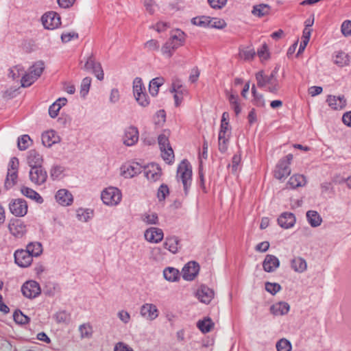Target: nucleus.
<instances>
[{"instance_id": "1", "label": "nucleus", "mask_w": 351, "mask_h": 351, "mask_svg": "<svg viewBox=\"0 0 351 351\" xmlns=\"http://www.w3.org/2000/svg\"><path fill=\"white\" fill-rule=\"evenodd\" d=\"M186 34L182 30L177 29L171 32L169 38L161 48V52L167 58H171L174 51L184 45Z\"/></svg>"}, {"instance_id": "2", "label": "nucleus", "mask_w": 351, "mask_h": 351, "mask_svg": "<svg viewBox=\"0 0 351 351\" xmlns=\"http://www.w3.org/2000/svg\"><path fill=\"white\" fill-rule=\"evenodd\" d=\"M258 87L276 94L280 88L279 82L276 77V71H273L270 75H267L263 71H259L255 74Z\"/></svg>"}, {"instance_id": "3", "label": "nucleus", "mask_w": 351, "mask_h": 351, "mask_svg": "<svg viewBox=\"0 0 351 351\" xmlns=\"http://www.w3.org/2000/svg\"><path fill=\"white\" fill-rule=\"evenodd\" d=\"M176 178L183 184L185 196L188 195L192 182V167L187 160H183L179 164Z\"/></svg>"}, {"instance_id": "4", "label": "nucleus", "mask_w": 351, "mask_h": 351, "mask_svg": "<svg viewBox=\"0 0 351 351\" xmlns=\"http://www.w3.org/2000/svg\"><path fill=\"white\" fill-rule=\"evenodd\" d=\"M19 161L16 157L11 158L5 180L4 188L5 190L12 189L17 182Z\"/></svg>"}, {"instance_id": "5", "label": "nucleus", "mask_w": 351, "mask_h": 351, "mask_svg": "<svg viewBox=\"0 0 351 351\" xmlns=\"http://www.w3.org/2000/svg\"><path fill=\"white\" fill-rule=\"evenodd\" d=\"M101 198L104 204L114 206L121 202L122 193L118 188L110 186L101 192Z\"/></svg>"}, {"instance_id": "6", "label": "nucleus", "mask_w": 351, "mask_h": 351, "mask_svg": "<svg viewBox=\"0 0 351 351\" xmlns=\"http://www.w3.org/2000/svg\"><path fill=\"white\" fill-rule=\"evenodd\" d=\"M292 160L293 155L289 154L279 160L274 171V177L276 179L280 180H285L290 175V164Z\"/></svg>"}, {"instance_id": "7", "label": "nucleus", "mask_w": 351, "mask_h": 351, "mask_svg": "<svg viewBox=\"0 0 351 351\" xmlns=\"http://www.w3.org/2000/svg\"><path fill=\"white\" fill-rule=\"evenodd\" d=\"M158 142L163 160L167 163L171 162L174 158V154L168 137L165 134H161L158 137Z\"/></svg>"}, {"instance_id": "8", "label": "nucleus", "mask_w": 351, "mask_h": 351, "mask_svg": "<svg viewBox=\"0 0 351 351\" xmlns=\"http://www.w3.org/2000/svg\"><path fill=\"white\" fill-rule=\"evenodd\" d=\"M21 292L24 297L34 299L41 293L40 285L35 280H27L21 287Z\"/></svg>"}, {"instance_id": "9", "label": "nucleus", "mask_w": 351, "mask_h": 351, "mask_svg": "<svg viewBox=\"0 0 351 351\" xmlns=\"http://www.w3.org/2000/svg\"><path fill=\"white\" fill-rule=\"evenodd\" d=\"M139 138V132L136 127L134 125L126 128L122 136V142L127 147L134 146Z\"/></svg>"}, {"instance_id": "10", "label": "nucleus", "mask_w": 351, "mask_h": 351, "mask_svg": "<svg viewBox=\"0 0 351 351\" xmlns=\"http://www.w3.org/2000/svg\"><path fill=\"white\" fill-rule=\"evenodd\" d=\"M41 21L45 29L51 30L58 28L61 24L60 15L52 11L43 14Z\"/></svg>"}, {"instance_id": "11", "label": "nucleus", "mask_w": 351, "mask_h": 351, "mask_svg": "<svg viewBox=\"0 0 351 351\" xmlns=\"http://www.w3.org/2000/svg\"><path fill=\"white\" fill-rule=\"evenodd\" d=\"M10 234L16 238H22L27 232L26 224L19 219H12L8 223Z\"/></svg>"}, {"instance_id": "12", "label": "nucleus", "mask_w": 351, "mask_h": 351, "mask_svg": "<svg viewBox=\"0 0 351 351\" xmlns=\"http://www.w3.org/2000/svg\"><path fill=\"white\" fill-rule=\"evenodd\" d=\"M29 176L31 182L38 186L44 184L47 178V173L42 166L31 167Z\"/></svg>"}, {"instance_id": "13", "label": "nucleus", "mask_w": 351, "mask_h": 351, "mask_svg": "<svg viewBox=\"0 0 351 351\" xmlns=\"http://www.w3.org/2000/svg\"><path fill=\"white\" fill-rule=\"evenodd\" d=\"M9 209L12 215L16 217H23L27 213V204L23 199H12L9 204Z\"/></svg>"}, {"instance_id": "14", "label": "nucleus", "mask_w": 351, "mask_h": 351, "mask_svg": "<svg viewBox=\"0 0 351 351\" xmlns=\"http://www.w3.org/2000/svg\"><path fill=\"white\" fill-rule=\"evenodd\" d=\"M14 262L20 267L25 268L31 265L33 258L25 250H17L14 254Z\"/></svg>"}, {"instance_id": "15", "label": "nucleus", "mask_w": 351, "mask_h": 351, "mask_svg": "<svg viewBox=\"0 0 351 351\" xmlns=\"http://www.w3.org/2000/svg\"><path fill=\"white\" fill-rule=\"evenodd\" d=\"M145 239L151 243H158L162 241L164 233L162 229L156 227H151L144 232Z\"/></svg>"}, {"instance_id": "16", "label": "nucleus", "mask_w": 351, "mask_h": 351, "mask_svg": "<svg viewBox=\"0 0 351 351\" xmlns=\"http://www.w3.org/2000/svg\"><path fill=\"white\" fill-rule=\"evenodd\" d=\"M199 271V265L195 261H190L182 268V278L185 280H193Z\"/></svg>"}, {"instance_id": "17", "label": "nucleus", "mask_w": 351, "mask_h": 351, "mask_svg": "<svg viewBox=\"0 0 351 351\" xmlns=\"http://www.w3.org/2000/svg\"><path fill=\"white\" fill-rule=\"evenodd\" d=\"M140 315L149 321H153L158 317L156 306L151 303H145L140 308Z\"/></svg>"}, {"instance_id": "18", "label": "nucleus", "mask_w": 351, "mask_h": 351, "mask_svg": "<svg viewBox=\"0 0 351 351\" xmlns=\"http://www.w3.org/2000/svg\"><path fill=\"white\" fill-rule=\"evenodd\" d=\"M142 167L137 162L125 164L121 167V174L125 178H131L139 174Z\"/></svg>"}, {"instance_id": "19", "label": "nucleus", "mask_w": 351, "mask_h": 351, "mask_svg": "<svg viewBox=\"0 0 351 351\" xmlns=\"http://www.w3.org/2000/svg\"><path fill=\"white\" fill-rule=\"evenodd\" d=\"M56 202L62 206H68L73 204V196L72 193L65 189L58 190L55 195Z\"/></svg>"}, {"instance_id": "20", "label": "nucleus", "mask_w": 351, "mask_h": 351, "mask_svg": "<svg viewBox=\"0 0 351 351\" xmlns=\"http://www.w3.org/2000/svg\"><path fill=\"white\" fill-rule=\"evenodd\" d=\"M296 218L295 215L289 212L282 213L278 218V225L284 229H289L293 227Z\"/></svg>"}, {"instance_id": "21", "label": "nucleus", "mask_w": 351, "mask_h": 351, "mask_svg": "<svg viewBox=\"0 0 351 351\" xmlns=\"http://www.w3.org/2000/svg\"><path fill=\"white\" fill-rule=\"evenodd\" d=\"M280 266L279 259L274 255H266L263 262V267L265 271L271 273L274 272Z\"/></svg>"}, {"instance_id": "22", "label": "nucleus", "mask_w": 351, "mask_h": 351, "mask_svg": "<svg viewBox=\"0 0 351 351\" xmlns=\"http://www.w3.org/2000/svg\"><path fill=\"white\" fill-rule=\"evenodd\" d=\"M42 143L44 146L50 147L60 141V137L54 130H48L42 134Z\"/></svg>"}, {"instance_id": "23", "label": "nucleus", "mask_w": 351, "mask_h": 351, "mask_svg": "<svg viewBox=\"0 0 351 351\" xmlns=\"http://www.w3.org/2000/svg\"><path fill=\"white\" fill-rule=\"evenodd\" d=\"M196 296L201 302L208 304L214 297V291L209 287L202 285L197 289Z\"/></svg>"}, {"instance_id": "24", "label": "nucleus", "mask_w": 351, "mask_h": 351, "mask_svg": "<svg viewBox=\"0 0 351 351\" xmlns=\"http://www.w3.org/2000/svg\"><path fill=\"white\" fill-rule=\"evenodd\" d=\"M328 106L333 110H342L346 106V99L343 95H329L326 99Z\"/></svg>"}, {"instance_id": "25", "label": "nucleus", "mask_w": 351, "mask_h": 351, "mask_svg": "<svg viewBox=\"0 0 351 351\" xmlns=\"http://www.w3.org/2000/svg\"><path fill=\"white\" fill-rule=\"evenodd\" d=\"M144 173L147 180L156 182L160 179L162 174V170L158 165L151 164L145 169Z\"/></svg>"}, {"instance_id": "26", "label": "nucleus", "mask_w": 351, "mask_h": 351, "mask_svg": "<svg viewBox=\"0 0 351 351\" xmlns=\"http://www.w3.org/2000/svg\"><path fill=\"white\" fill-rule=\"evenodd\" d=\"M290 306L287 302H279L270 306V312L275 316H282L288 313Z\"/></svg>"}, {"instance_id": "27", "label": "nucleus", "mask_w": 351, "mask_h": 351, "mask_svg": "<svg viewBox=\"0 0 351 351\" xmlns=\"http://www.w3.org/2000/svg\"><path fill=\"white\" fill-rule=\"evenodd\" d=\"M179 243L180 240L177 237H167L163 243V246L172 254H176L178 252Z\"/></svg>"}, {"instance_id": "28", "label": "nucleus", "mask_w": 351, "mask_h": 351, "mask_svg": "<svg viewBox=\"0 0 351 351\" xmlns=\"http://www.w3.org/2000/svg\"><path fill=\"white\" fill-rule=\"evenodd\" d=\"M21 192L24 196L35 201L38 204H42L44 202V199L41 195L31 188L23 186L21 188Z\"/></svg>"}, {"instance_id": "29", "label": "nucleus", "mask_w": 351, "mask_h": 351, "mask_svg": "<svg viewBox=\"0 0 351 351\" xmlns=\"http://www.w3.org/2000/svg\"><path fill=\"white\" fill-rule=\"evenodd\" d=\"M306 219L310 226L313 228L319 226L322 223V218L315 210H308L306 214Z\"/></svg>"}, {"instance_id": "30", "label": "nucleus", "mask_w": 351, "mask_h": 351, "mask_svg": "<svg viewBox=\"0 0 351 351\" xmlns=\"http://www.w3.org/2000/svg\"><path fill=\"white\" fill-rule=\"evenodd\" d=\"M27 159L31 167L42 166L43 161V156L35 149L29 151Z\"/></svg>"}, {"instance_id": "31", "label": "nucleus", "mask_w": 351, "mask_h": 351, "mask_svg": "<svg viewBox=\"0 0 351 351\" xmlns=\"http://www.w3.org/2000/svg\"><path fill=\"white\" fill-rule=\"evenodd\" d=\"M291 267L295 272L303 273L307 269V263L305 259L297 256L291 261Z\"/></svg>"}, {"instance_id": "32", "label": "nucleus", "mask_w": 351, "mask_h": 351, "mask_svg": "<svg viewBox=\"0 0 351 351\" xmlns=\"http://www.w3.org/2000/svg\"><path fill=\"white\" fill-rule=\"evenodd\" d=\"M306 183V178L303 175L295 174L289 178L287 185L289 186L291 189H296L304 186Z\"/></svg>"}, {"instance_id": "33", "label": "nucleus", "mask_w": 351, "mask_h": 351, "mask_svg": "<svg viewBox=\"0 0 351 351\" xmlns=\"http://www.w3.org/2000/svg\"><path fill=\"white\" fill-rule=\"evenodd\" d=\"M25 250L28 252L32 258L38 257L43 252V246L40 242H30L27 245Z\"/></svg>"}, {"instance_id": "34", "label": "nucleus", "mask_w": 351, "mask_h": 351, "mask_svg": "<svg viewBox=\"0 0 351 351\" xmlns=\"http://www.w3.org/2000/svg\"><path fill=\"white\" fill-rule=\"evenodd\" d=\"M333 61L335 64L339 67H343L349 64L350 58L348 54L343 51H337L333 56Z\"/></svg>"}, {"instance_id": "35", "label": "nucleus", "mask_w": 351, "mask_h": 351, "mask_svg": "<svg viewBox=\"0 0 351 351\" xmlns=\"http://www.w3.org/2000/svg\"><path fill=\"white\" fill-rule=\"evenodd\" d=\"M163 276L169 282H176L180 278L179 270L174 267H167L163 271Z\"/></svg>"}, {"instance_id": "36", "label": "nucleus", "mask_w": 351, "mask_h": 351, "mask_svg": "<svg viewBox=\"0 0 351 351\" xmlns=\"http://www.w3.org/2000/svg\"><path fill=\"white\" fill-rule=\"evenodd\" d=\"M231 133L221 134L218 135V147L221 153L223 154L228 150L229 140Z\"/></svg>"}, {"instance_id": "37", "label": "nucleus", "mask_w": 351, "mask_h": 351, "mask_svg": "<svg viewBox=\"0 0 351 351\" xmlns=\"http://www.w3.org/2000/svg\"><path fill=\"white\" fill-rule=\"evenodd\" d=\"M226 96L232 108L234 110L235 114L238 115L241 111L239 102V96L228 91H226Z\"/></svg>"}, {"instance_id": "38", "label": "nucleus", "mask_w": 351, "mask_h": 351, "mask_svg": "<svg viewBox=\"0 0 351 351\" xmlns=\"http://www.w3.org/2000/svg\"><path fill=\"white\" fill-rule=\"evenodd\" d=\"M163 77H156L152 79L149 84V91L152 96H156L158 93L159 88L164 84Z\"/></svg>"}, {"instance_id": "39", "label": "nucleus", "mask_w": 351, "mask_h": 351, "mask_svg": "<svg viewBox=\"0 0 351 351\" xmlns=\"http://www.w3.org/2000/svg\"><path fill=\"white\" fill-rule=\"evenodd\" d=\"M44 69V62L43 61H38L29 68L28 71L38 80L42 75Z\"/></svg>"}, {"instance_id": "40", "label": "nucleus", "mask_w": 351, "mask_h": 351, "mask_svg": "<svg viewBox=\"0 0 351 351\" xmlns=\"http://www.w3.org/2000/svg\"><path fill=\"white\" fill-rule=\"evenodd\" d=\"M214 326V323L209 317L205 318L202 320H199L197 323V328L203 332L207 333L210 332Z\"/></svg>"}, {"instance_id": "41", "label": "nucleus", "mask_w": 351, "mask_h": 351, "mask_svg": "<svg viewBox=\"0 0 351 351\" xmlns=\"http://www.w3.org/2000/svg\"><path fill=\"white\" fill-rule=\"evenodd\" d=\"M241 152H239L235 154L232 158V163L228 165V168H231L232 173H237L241 168Z\"/></svg>"}, {"instance_id": "42", "label": "nucleus", "mask_w": 351, "mask_h": 351, "mask_svg": "<svg viewBox=\"0 0 351 351\" xmlns=\"http://www.w3.org/2000/svg\"><path fill=\"white\" fill-rule=\"evenodd\" d=\"M24 72V67L21 64H18L9 69L8 77H11L13 80H16Z\"/></svg>"}, {"instance_id": "43", "label": "nucleus", "mask_w": 351, "mask_h": 351, "mask_svg": "<svg viewBox=\"0 0 351 351\" xmlns=\"http://www.w3.org/2000/svg\"><path fill=\"white\" fill-rule=\"evenodd\" d=\"M269 12V7L266 4H259L254 5L252 13L258 17L263 16L267 14Z\"/></svg>"}, {"instance_id": "44", "label": "nucleus", "mask_w": 351, "mask_h": 351, "mask_svg": "<svg viewBox=\"0 0 351 351\" xmlns=\"http://www.w3.org/2000/svg\"><path fill=\"white\" fill-rule=\"evenodd\" d=\"M145 92V88L143 81L140 77H136L133 81V94L134 96H139L140 94Z\"/></svg>"}, {"instance_id": "45", "label": "nucleus", "mask_w": 351, "mask_h": 351, "mask_svg": "<svg viewBox=\"0 0 351 351\" xmlns=\"http://www.w3.org/2000/svg\"><path fill=\"white\" fill-rule=\"evenodd\" d=\"M141 219L147 225H156L158 223V217L155 213H146L142 215Z\"/></svg>"}, {"instance_id": "46", "label": "nucleus", "mask_w": 351, "mask_h": 351, "mask_svg": "<svg viewBox=\"0 0 351 351\" xmlns=\"http://www.w3.org/2000/svg\"><path fill=\"white\" fill-rule=\"evenodd\" d=\"M37 79H36V77L27 71V72L23 74L21 77V86L23 88L29 87Z\"/></svg>"}, {"instance_id": "47", "label": "nucleus", "mask_w": 351, "mask_h": 351, "mask_svg": "<svg viewBox=\"0 0 351 351\" xmlns=\"http://www.w3.org/2000/svg\"><path fill=\"white\" fill-rule=\"evenodd\" d=\"M92 79L90 77H84L80 85V95L82 97H85L88 92L91 85Z\"/></svg>"}, {"instance_id": "48", "label": "nucleus", "mask_w": 351, "mask_h": 351, "mask_svg": "<svg viewBox=\"0 0 351 351\" xmlns=\"http://www.w3.org/2000/svg\"><path fill=\"white\" fill-rule=\"evenodd\" d=\"M64 168L61 165H54L50 171V176L52 180H60L63 177Z\"/></svg>"}, {"instance_id": "49", "label": "nucleus", "mask_w": 351, "mask_h": 351, "mask_svg": "<svg viewBox=\"0 0 351 351\" xmlns=\"http://www.w3.org/2000/svg\"><path fill=\"white\" fill-rule=\"evenodd\" d=\"M13 318L16 323L23 325L29 322L30 319L24 315L20 310H16L13 314Z\"/></svg>"}, {"instance_id": "50", "label": "nucleus", "mask_w": 351, "mask_h": 351, "mask_svg": "<svg viewBox=\"0 0 351 351\" xmlns=\"http://www.w3.org/2000/svg\"><path fill=\"white\" fill-rule=\"evenodd\" d=\"M32 140L29 135L24 134L18 138V147L20 150H26L29 146Z\"/></svg>"}, {"instance_id": "51", "label": "nucleus", "mask_w": 351, "mask_h": 351, "mask_svg": "<svg viewBox=\"0 0 351 351\" xmlns=\"http://www.w3.org/2000/svg\"><path fill=\"white\" fill-rule=\"evenodd\" d=\"M192 23L199 27H209L210 17L206 16H197L192 19Z\"/></svg>"}, {"instance_id": "52", "label": "nucleus", "mask_w": 351, "mask_h": 351, "mask_svg": "<svg viewBox=\"0 0 351 351\" xmlns=\"http://www.w3.org/2000/svg\"><path fill=\"white\" fill-rule=\"evenodd\" d=\"M54 318L56 321L59 324H66L69 322L71 315L70 313L66 311H60L55 314Z\"/></svg>"}, {"instance_id": "53", "label": "nucleus", "mask_w": 351, "mask_h": 351, "mask_svg": "<svg viewBox=\"0 0 351 351\" xmlns=\"http://www.w3.org/2000/svg\"><path fill=\"white\" fill-rule=\"evenodd\" d=\"M90 72L95 75L97 79L101 81L104 78V73L101 64L99 62L95 63Z\"/></svg>"}, {"instance_id": "54", "label": "nucleus", "mask_w": 351, "mask_h": 351, "mask_svg": "<svg viewBox=\"0 0 351 351\" xmlns=\"http://www.w3.org/2000/svg\"><path fill=\"white\" fill-rule=\"evenodd\" d=\"M92 211L90 209L79 208L77 210V218L78 220L86 222L90 219Z\"/></svg>"}, {"instance_id": "55", "label": "nucleus", "mask_w": 351, "mask_h": 351, "mask_svg": "<svg viewBox=\"0 0 351 351\" xmlns=\"http://www.w3.org/2000/svg\"><path fill=\"white\" fill-rule=\"evenodd\" d=\"M79 331L82 338H90L93 334V329L89 324H83L80 326Z\"/></svg>"}, {"instance_id": "56", "label": "nucleus", "mask_w": 351, "mask_h": 351, "mask_svg": "<svg viewBox=\"0 0 351 351\" xmlns=\"http://www.w3.org/2000/svg\"><path fill=\"white\" fill-rule=\"evenodd\" d=\"M276 346L278 351H291L292 348L291 342L285 338L280 339Z\"/></svg>"}, {"instance_id": "57", "label": "nucleus", "mask_w": 351, "mask_h": 351, "mask_svg": "<svg viewBox=\"0 0 351 351\" xmlns=\"http://www.w3.org/2000/svg\"><path fill=\"white\" fill-rule=\"evenodd\" d=\"M265 290L271 294L272 295H276L278 292L281 290V286L276 282H267L265 284Z\"/></svg>"}, {"instance_id": "58", "label": "nucleus", "mask_w": 351, "mask_h": 351, "mask_svg": "<svg viewBox=\"0 0 351 351\" xmlns=\"http://www.w3.org/2000/svg\"><path fill=\"white\" fill-rule=\"evenodd\" d=\"M165 253L159 247H154L151 250V258L155 261H161L164 258Z\"/></svg>"}, {"instance_id": "59", "label": "nucleus", "mask_w": 351, "mask_h": 351, "mask_svg": "<svg viewBox=\"0 0 351 351\" xmlns=\"http://www.w3.org/2000/svg\"><path fill=\"white\" fill-rule=\"evenodd\" d=\"M134 98L137 103L142 107H146L149 104V99L146 92L140 94L139 96H135Z\"/></svg>"}, {"instance_id": "60", "label": "nucleus", "mask_w": 351, "mask_h": 351, "mask_svg": "<svg viewBox=\"0 0 351 351\" xmlns=\"http://www.w3.org/2000/svg\"><path fill=\"white\" fill-rule=\"evenodd\" d=\"M226 25L224 20L219 19L217 18H210V23H209V27H213L217 29H223Z\"/></svg>"}, {"instance_id": "61", "label": "nucleus", "mask_w": 351, "mask_h": 351, "mask_svg": "<svg viewBox=\"0 0 351 351\" xmlns=\"http://www.w3.org/2000/svg\"><path fill=\"white\" fill-rule=\"evenodd\" d=\"M341 32L342 34L346 36H350L351 35V21L346 20L344 21L341 26Z\"/></svg>"}, {"instance_id": "62", "label": "nucleus", "mask_w": 351, "mask_h": 351, "mask_svg": "<svg viewBox=\"0 0 351 351\" xmlns=\"http://www.w3.org/2000/svg\"><path fill=\"white\" fill-rule=\"evenodd\" d=\"M209 5L215 10H221L227 3L228 0H207Z\"/></svg>"}, {"instance_id": "63", "label": "nucleus", "mask_w": 351, "mask_h": 351, "mask_svg": "<svg viewBox=\"0 0 351 351\" xmlns=\"http://www.w3.org/2000/svg\"><path fill=\"white\" fill-rule=\"evenodd\" d=\"M169 188L166 184H162L159 187L157 193V197L159 201H163L169 194Z\"/></svg>"}, {"instance_id": "64", "label": "nucleus", "mask_w": 351, "mask_h": 351, "mask_svg": "<svg viewBox=\"0 0 351 351\" xmlns=\"http://www.w3.org/2000/svg\"><path fill=\"white\" fill-rule=\"evenodd\" d=\"M240 55L245 60H251L255 55V51L251 47H247L240 52Z\"/></svg>"}]
</instances>
